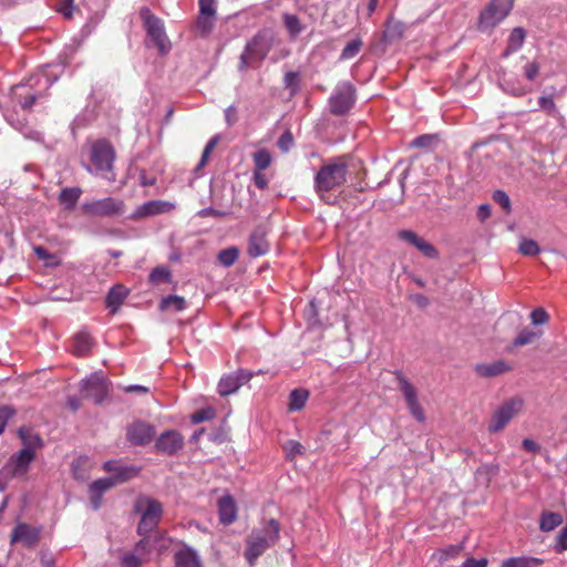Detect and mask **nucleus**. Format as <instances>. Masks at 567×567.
<instances>
[{
  "mask_svg": "<svg viewBox=\"0 0 567 567\" xmlns=\"http://www.w3.org/2000/svg\"><path fill=\"white\" fill-rule=\"evenodd\" d=\"M184 446V436L175 431L163 432L155 442V450L158 453L174 455Z\"/></svg>",
  "mask_w": 567,
  "mask_h": 567,
  "instance_id": "nucleus-14",
  "label": "nucleus"
},
{
  "mask_svg": "<svg viewBox=\"0 0 567 567\" xmlns=\"http://www.w3.org/2000/svg\"><path fill=\"white\" fill-rule=\"evenodd\" d=\"M252 378V373L247 370H238L233 374L223 377L218 382V393L221 396L236 392L243 384Z\"/></svg>",
  "mask_w": 567,
  "mask_h": 567,
  "instance_id": "nucleus-15",
  "label": "nucleus"
},
{
  "mask_svg": "<svg viewBox=\"0 0 567 567\" xmlns=\"http://www.w3.org/2000/svg\"><path fill=\"white\" fill-rule=\"evenodd\" d=\"M518 250L524 256H536L540 251L538 244L535 240L528 238L522 239Z\"/></svg>",
  "mask_w": 567,
  "mask_h": 567,
  "instance_id": "nucleus-48",
  "label": "nucleus"
},
{
  "mask_svg": "<svg viewBox=\"0 0 567 567\" xmlns=\"http://www.w3.org/2000/svg\"><path fill=\"white\" fill-rule=\"evenodd\" d=\"M19 436L24 445L23 449H30L34 452L37 449H40L43 445V441L39 433L30 427H20Z\"/></svg>",
  "mask_w": 567,
  "mask_h": 567,
  "instance_id": "nucleus-30",
  "label": "nucleus"
},
{
  "mask_svg": "<svg viewBox=\"0 0 567 567\" xmlns=\"http://www.w3.org/2000/svg\"><path fill=\"white\" fill-rule=\"evenodd\" d=\"M34 457L35 454L33 451L30 449H22L10 457V461L3 471L12 477L23 476L28 472L29 466Z\"/></svg>",
  "mask_w": 567,
  "mask_h": 567,
  "instance_id": "nucleus-13",
  "label": "nucleus"
},
{
  "mask_svg": "<svg viewBox=\"0 0 567 567\" xmlns=\"http://www.w3.org/2000/svg\"><path fill=\"white\" fill-rule=\"evenodd\" d=\"M34 254L38 256V258L42 260H48L53 258V255H51L44 247L42 246H35L33 248Z\"/></svg>",
  "mask_w": 567,
  "mask_h": 567,
  "instance_id": "nucleus-64",
  "label": "nucleus"
},
{
  "mask_svg": "<svg viewBox=\"0 0 567 567\" xmlns=\"http://www.w3.org/2000/svg\"><path fill=\"white\" fill-rule=\"evenodd\" d=\"M155 430L145 422H134L127 427V440L134 445H146L152 442Z\"/></svg>",
  "mask_w": 567,
  "mask_h": 567,
  "instance_id": "nucleus-18",
  "label": "nucleus"
},
{
  "mask_svg": "<svg viewBox=\"0 0 567 567\" xmlns=\"http://www.w3.org/2000/svg\"><path fill=\"white\" fill-rule=\"evenodd\" d=\"M219 519L223 524L229 525L235 522L237 517L236 505L231 496H223L218 501Z\"/></svg>",
  "mask_w": 567,
  "mask_h": 567,
  "instance_id": "nucleus-25",
  "label": "nucleus"
},
{
  "mask_svg": "<svg viewBox=\"0 0 567 567\" xmlns=\"http://www.w3.org/2000/svg\"><path fill=\"white\" fill-rule=\"evenodd\" d=\"M271 49L270 40L265 33H257L249 40L239 56L238 70L244 72L249 68L259 65Z\"/></svg>",
  "mask_w": 567,
  "mask_h": 567,
  "instance_id": "nucleus-4",
  "label": "nucleus"
},
{
  "mask_svg": "<svg viewBox=\"0 0 567 567\" xmlns=\"http://www.w3.org/2000/svg\"><path fill=\"white\" fill-rule=\"evenodd\" d=\"M199 14L216 17V0H199Z\"/></svg>",
  "mask_w": 567,
  "mask_h": 567,
  "instance_id": "nucleus-54",
  "label": "nucleus"
},
{
  "mask_svg": "<svg viewBox=\"0 0 567 567\" xmlns=\"http://www.w3.org/2000/svg\"><path fill=\"white\" fill-rule=\"evenodd\" d=\"M127 295V289L121 285H116L110 289L105 302L106 307L111 310L112 313H115L118 310Z\"/></svg>",
  "mask_w": 567,
  "mask_h": 567,
  "instance_id": "nucleus-26",
  "label": "nucleus"
},
{
  "mask_svg": "<svg viewBox=\"0 0 567 567\" xmlns=\"http://www.w3.org/2000/svg\"><path fill=\"white\" fill-rule=\"evenodd\" d=\"M135 509L141 514L137 533L145 536L157 527L163 515L162 504L154 498L143 496L137 499Z\"/></svg>",
  "mask_w": 567,
  "mask_h": 567,
  "instance_id": "nucleus-6",
  "label": "nucleus"
},
{
  "mask_svg": "<svg viewBox=\"0 0 567 567\" xmlns=\"http://www.w3.org/2000/svg\"><path fill=\"white\" fill-rule=\"evenodd\" d=\"M40 528L20 522L12 530L10 543H22L25 547H34L40 539Z\"/></svg>",
  "mask_w": 567,
  "mask_h": 567,
  "instance_id": "nucleus-17",
  "label": "nucleus"
},
{
  "mask_svg": "<svg viewBox=\"0 0 567 567\" xmlns=\"http://www.w3.org/2000/svg\"><path fill=\"white\" fill-rule=\"evenodd\" d=\"M433 141H434L433 135L424 134V135H420V136L415 137L411 142V146L417 147V148H425V147H429Z\"/></svg>",
  "mask_w": 567,
  "mask_h": 567,
  "instance_id": "nucleus-58",
  "label": "nucleus"
},
{
  "mask_svg": "<svg viewBox=\"0 0 567 567\" xmlns=\"http://www.w3.org/2000/svg\"><path fill=\"white\" fill-rule=\"evenodd\" d=\"M81 195L82 189L80 187H65L60 192L58 199L65 210H72Z\"/></svg>",
  "mask_w": 567,
  "mask_h": 567,
  "instance_id": "nucleus-27",
  "label": "nucleus"
},
{
  "mask_svg": "<svg viewBox=\"0 0 567 567\" xmlns=\"http://www.w3.org/2000/svg\"><path fill=\"white\" fill-rule=\"evenodd\" d=\"M394 377L398 382L399 390L402 392L410 413L419 422H424V411L417 400V391L415 386L409 381V379L401 372L394 371Z\"/></svg>",
  "mask_w": 567,
  "mask_h": 567,
  "instance_id": "nucleus-11",
  "label": "nucleus"
},
{
  "mask_svg": "<svg viewBox=\"0 0 567 567\" xmlns=\"http://www.w3.org/2000/svg\"><path fill=\"white\" fill-rule=\"evenodd\" d=\"M362 41L360 39H355L350 41L342 50L340 54L341 60H349L354 58L361 50Z\"/></svg>",
  "mask_w": 567,
  "mask_h": 567,
  "instance_id": "nucleus-47",
  "label": "nucleus"
},
{
  "mask_svg": "<svg viewBox=\"0 0 567 567\" xmlns=\"http://www.w3.org/2000/svg\"><path fill=\"white\" fill-rule=\"evenodd\" d=\"M125 208L124 202L115 197L93 199L82 205L83 213L93 217L120 216L125 213Z\"/></svg>",
  "mask_w": 567,
  "mask_h": 567,
  "instance_id": "nucleus-10",
  "label": "nucleus"
},
{
  "mask_svg": "<svg viewBox=\"0 0 567 567\" xmlns=\"http://www.w3.org/2000/svg\"><path fill=\"white\" fill-rule=\"evenodd\" d=\"M398 238L400 240L406 241L417 248L425 257L427 258H437L439 251L437 249L430 244L429 241L421 238L416 233L409 229H403L398 233Z\"/></svg>",
  "mask_w": 567,
  "mask_h": 567,
  "instance_id": "nucleus-19",
  "label": "nucleus"
},
{
  "mask_svg": "<svg viewBox=\"0 0 567 567\" xmlns=\"http://www.w3.org/2000/svg\"><path fill=\"white\" fill-rule=\"evenodd\" d=\"M530 320L533 324H545L549 320L548 313L543 308H536L530 312Z\"/></svg>",
  "mask_w": 567,
  "mask_h": 567,
  "instance_id": "nucleus-57",
  "label": "nucleus"
},
{
  "mask_svg": "<svg viewBox=\"0 0 567 567\" xmlns=\"http://www.w3.org/2000/svg\"><path fill=\"white\" fill-rule=\"evenodd\" d=\"M539 109L546 112L548 115L556 114V104L550 95H543L538 99Z\"/></svg>",
  "mask_w": 567,
  "mask_h": 567,
  "instance_id": "nucleus-49",
  "label": "nucleus"
},
{
  "mask_svg": "<svg viewBox=\"0 0 567 567\" xmlns=\"http://www.w3.org/2000/svg\"><path fill=\"white\" fill-rule=\"evenodd\" d=\"M174 205L164 200H150L138 206L132 214L131 218L141 219L148 216H154L163 213L171 212Z\"/></svg>",
  "mask_w": 567,
  "mask_h": 567,
  "instance_id": "nucleus-21",
  "label": "nucleus"
},
{
  "mask_svg": "<svg viewBox=\"0 0 567 567\" xmlns=\"http://www.w3.org/2000/svg\"><path fill=\"white\" fill-rule=\"evenodd\" d=\"M137 475L136 468H122L116 476L105 477L94 481L90 484V493L104 494L106 491L112 488L118 483L126 482Z\"/></svg>",
  "mask_w": 567,
  "mask_h": 567,
  "instance_id": "nucleus-16",
  "label": "nucleus"
},
{
  "mask_svg": "<svg viewBox=\"0 0 567 567\" xmlns=\"http://www.w3.org/2000/svg\"><path fill=\"white\" fill-rule=\"evenodd\" d=\"M216 17L214 16H203L198 13L196 19L195 29L198 34L202 37L207 35L212 32L215 25Z\"/></svg>",
  "mask_w": 567,
  "mask_h": 567,
  "instance_id": "nucleus-39",
  "label": "nucleus"
},
{
  "mask_svg": "<svg viewBox=\"0 0 567 567\" xmlns=\"http://www.w3.org/2000/svg\"><path fill=\"white\" fill-rule=\"evenodd\" d=\"M277 145L284 153H287L293 145V136L291 132H284L279 140L277 141Z\"/></svg>",
  "mask_w": 567,
  "mask_h": 567,
  "instance_id": "nucleus-55",
  "label": "nucleus"
},
{
  "mask_svg": "<svg viewBox=\"0 0 567 567\" xmlns=\"http://www.w3.org/2000/svg\"><path fill=\"white\" fill-rule=\"evenodd\" d=\"M143 558L135 553H127L122 557V567H141Z\"/></svg>",
  "mask_w": 567,
  "mask_h": 567,
  "instance_id": "nucleus-53",
  "label": "nucleus"
},
{
  "mask_svg": "<svg viewBox=\"0 0 567 567\" xmlns=\"http://www.w3.org/2000/svg\"><path fill=\"white\" fill-rule=\"evenodd\" d=\"M285 451L287 452L288 457L292 458L296 455L303 454V446L295 440H290L285 444Z\"/></svg>",
  "mask_w": 567,
  "mask_h": 567,
  "instance_id": "nucleus-56",
  "label": "nucleus"
},
{
  "mask_svg": "<svg viewBox=\"0 0 567 567\" xmlns=\"http://www.w3.org/2000/svg\"><path fill=\"white\" fill-rule=\"evenodd\" d=\"M354 103L355 87L348 81L338 83L328 101L330 112L337 116L348 113Z\"/></svg>",
  "mask_w": 567,
  "mask_h": 567,
  "instance_id": "nucleus-9",
  "label": "nucleus"
},
{
  "mask_svg": "<svg viewBox=\"0 0 567 567\" xmlns=\"http://www.w3.org/2000/svg\"><path fill=\"white\" fill-rule=\"evenodd\" d=\"M239 250L236 247H229L218 252L217 259L224 267L233 266L238 259Z\"/></svg>",
  "mask_w": 567,
  "mask_h": 567,
  "instance_id": "nucleus-41",
  "label": "nucleus"
},
{
  "mask_svg": "<svg viewBox=\"0 0 567 567\" xmlns=\"http://www.w3.org/2000/svg\"><path fill=\"white\" fill-rule=\"evenodd\" d=\"M309 392L303 389H295L289 395V410L300 411L308 401Z\"/></svg>",
  "mask_w": 567,
  "mask_h": 567,
  "instance_id": "nucleus-35",
  "label": "nucleus"
},
{
  "mask_svg": "<svg viewBox=\"0 0 567 567\" xmlns=\"http://www.w3.org/2000/svg\"><path fill=\"white\" fill-rule=\"evenodd\" d=\"M523 449L527 452L539 453L540 445L532 439H524L522 442Z\"/></svg>",
  "mask_w": 567,
  "mask_h": 567,
  "instance_id": "nucleus-61",
  "label": "nucleus"
},
{
  "mask_svg": "<svg viewBox=\"0 0 567 567\" xmlns=\"http://www.w3.org/2000/svg\"><path fill=\"white\" fill-rule=\"evenodd\" d=\"M86 466H89L87 457H79L72 463V473L75 480L85 481L87 478Z\"/></svg>",
  "mask_w": 567,
  "mask_h": 567,
  "instance_id": "nucleus-45",
  "label": "nucleus"
},
{
  "mask_svg": "<svg viewBox=\"0 0 567 567\" xmlns=\"http://www.w3.org/2000/svg\"><path fill=\"white\" fill-rule=\"evenodd\" d=\"M542 336V331H533L528 328L519 331L517 337L513 341L514 347H523L533 343L536 339Z\"/></svg>",
  "mask_w": 567,
  "mask_h": 567,
  "instance_id": "nucleus-40",
  "label": "nucleus"
},
{
  "mask_svg": "<svg viewBox=\"0 0 567 567\" xmlns=\"http://www.w3.org/2000/svg\"><path fill=\"white\" fill-rule=\"evenodd\" d=\"M349 164L346 157H334L323 164L313 178V188L324 203L332 205L337 198L332 192L340 189L347 182Z\"/></svg>",
  "mask_w": 567,
  "mask_h": 567,
  "instance_id": "nucleus-1",
  "label": "nucleus"
},
{
  "mask_svg": "<svg viewBox=\"0 0 567 567\" xmlns=\"http://www.w3.org/2000/svg\"><path fill=\"white\" fill-rule=\"evenodd\" d=\"M525 38L526 32L523 28H514L508 37L507 48L503 52V56L507 58L511 53L518 51L523 47Z\"/></svg>",
  "mask_w": 567,
  "mask_h": 567,
  "instance_id": "nucleus-29",
  "label": "nucleus"
},
{
  "mask_svg": "<svg viewBox=\"0 0 567 567\" xmlns=\"http://www.w3.org/2000/svg\"><path fill=\"white\" fill-rule=\"evenodd\" d=\"M115 157V150L111 142L105 138H100L90 143L89 163L83 166L90 174L113 182L115 181L113 174Z\"/></svg>",
  "mask_w": 567,
  "mask_h": 567,
  "instance_id": "nucleus-2",
  "label": "nucleus"
},
{
  "mask_svg": "<svg viewBox=\"0 0 567 567\" xmlns=\"http://www.w3.org/2000/svg\"><path fill=\"white\" fill-rule=\"evenodd\" d=\"M493 199L502 206L504 212L508 214L511 212V199L508 195L503 190H495L493 194Z\"/></svg>",
  "mask_w": 567,
  "mask_h": 567,
  "instance_id": "nucleus-51",
  "label": "nucleus"
},
{
  "mask_svg": "<svg viewBox=\"0 0 567 567\" xmlns=\"http://www.w3.org/2000/svg\"><path fill=\"white\" fill-rule=\"evenodd\" d=\"M92 347V338L86 331H80L73 337L72 352L78 357H85Z\"/></svg>",
  "mask_w": 567,
  "mask_h": 567,
  "instance_id": "nucleus-28",
  "label": "nucleus"
},
{
  "mask_svg": "<svg viewBox=\"0 0 567 567\" xmlns=\"http://www.w3.org/2000/svg\"><path fill=\"white\" fill-rule=\"evenodd\" d=\"M216 415V411L213 406L203 408L190 415V422L198 424L205 421L213 420Z\"/></svg>",
  "mask_w": 567,
  "mask_h": 567,
  "instance_id": "nucleus-44",
  "label": "nucleus"
},
{
  "mask_svg": "<svg viewBox=\"0 0 567 567\" xmlns=\"http://www.w3.org/2000/svg\"><path fill=\"white\" fill-rule=\"evenodd\" d=\"M513 369L503 360H496L491 363H481L475 365V372L483 378H493L508 372Z\"/></svg>",
  "mask_w": 567,
  "mask_h": 567,
  "instance_id": "nucleus-24",
  "label": "nucleus"
},
{
  "mask_svg": "<svg viewBox=\"0 0 567 567\" xmlns=\"http://www.w3.org/2000/svg\"><path fill=\"white\" fill-rule=\"evenodd\" d=\"M175 567H202V559L198 553L185 545L174 554Z\"/></svg>",
  "mask_w": 567,
  "mask_h": 567,
  "instance_id": "nucleus-22",
  "label": "nucleus"
},
{
  "mask_svg": "<svg viewBox=\"0 0 567 567\" xmlns=\"http://www.w3.org/2000/svg\"><path fill=\"white\" fill-rule=\"evenodd\" d=\"M539 70H540L539 63L536 61H533V62H528L527 64L524 65L523 73H524V76L528 81H534L538 76Z\"/></svg>",
  "mask_w": 567,
  "mask_h": 567,
  "instance_id": "nucleus-52",
  "label": "nucleus"
},
{
  "mask_svg": "<svg viewBox=\"0 0 567 567\" xmlns=\"http://www.w3.org/2000/svg\"><path fill=\"white\" fill-rule=\"evenodd\" d=\"M504 90L513 96H523L530 92V89L523 85H511L508 82L505 83Z\"/></svg>",
  "mask_w": 567,
  "mask_h": 567,
  "instance_id": "nucleus-59",
  "label": "nucleus"
},
{
  "mask_svg": "<svg viewBox=\"0 0 567 567\" xmlns=\"http://www.w3.org/2000/svg\"><path fill=\"white\" fill-rule=\"evenodd\" d=\"M284 84L286 89L290 90V95L293 96L300 89V74L296 71H289L284 76Z\"/></svg>",
  "mask_w": 567,
  "mask_h": 567,
  "instance_id": "nucleus-43",
  "label": "nucleus"
},
{
  "mask_svg": "<svg viewBox=\"0 0 567 567\" xmlns=\"http://www.w3.org/2000/svg\"><path fill=\"white\" fill-rule=\"evenodd\" d=\"M487 559L486 558H481V559H475V558H467L462 567H487Z\"/></svg>",
  "mask_w": 567,
  "mask_h": 567,
  "instance_id": "nucleus-62",
  "label": "nucleus"
},
{
  "mask_svg": "<svg viewBox=\"0 0 567 567\" xmlns=\"http://www.w3.org/2000/svg\"><path fill=\"white\" fill-rule=\"evenodd\" d=\"M513 4L514 0H491L480 13L478 30L492 31L509 14Z\"/></svg>",
  "mask_w": 567,
  "mask_h": 567,
  "instance_id": "nucleus-7",
  "label": "nucleus"
},
{
  "mask_svg": "<svg viewBox=\"0 0 567 567\" xmlns=\"http://www.w3.org/2000/svg\"><path fill=\"white\" fill-rule=\"evenodd\" d=\"M563 523V516L555 512H544L539 518V529L542 532H551Z\"/></svg>",
  "mask_w": 567,
  "mask_h": 567,
  "instance_id": "nucleus-34",
  "label": "nucleus"
},
{
  "mask_svg": "<svg viewBox=\"0 0 567 567\" xmlns=\"http://www.w3.org/2000/svg\"><path fill=\"white\" fill-rule=\"evenodd\" d=\"M11 96L23 110H30L40 94L32 92L27 85L18 84L11 89Z\"/></svg>",
  "mask_w": 567,
  "mask_h": 567,
  "instance_id": "nucleus-23",
  "label": "nucleus"
},
{
  "mask_svg": "<svg viewBox=\"0 0 567 567\" xmlns=\"http://www.w3.org/2000/svg\"><path fill=\"white\" fill-rule=\"evenodd\" d=\"M264 171H257V169H254V174H252V179H254V183L256 185V187H258L259 189H266L268 187V178L266 177V175L262 173Z\"/></svg>",
  "mask_w": 567,
  "mask_h": 567,
  "instance_id": "nucleus-60",
  "label": "nucleus"
},
{
  "mask_svg": "<svg viewBox=\"0 0 567 567\" xmlns=\"http://www.w3.org/2000/svg\"><path fill=\"white\" fill-rule=\"evenodd\" d=\"M172 275L166 266H159L154 268L150 274V282L153 285H159L162 282H171Z\"/></svg>",
  "mask_w": 567,
  "mask_h": 567,
  "instance_id": "nucleus-42",
  "label": "nucleus"
},
{
  "mask_svg": "<svg viewBox=\"0 0 567 567\" xmlns=\"http://www.w3.org/2000/svg\"><path fill=\"white\" fill-rule=\"evenodd\" d=\"M14 414L16 410L11 405L0 406V434L4 431L7 423Z\"/></svg>",
  "mask_w": 567,
  "mask_h": 567,
  "instance_id": "nucleus-50",
  "label": "nucleus"
},
{
  "mask_svg": "<svg viewBox=\"0 0 567 567\" xmlns=\"http://www.w3.org/2000/svg\"><path fill=\"white\" fill-rule=\"evenodd\" d=\"M159 308L161 310L183 311L186 308V301L183 297L172 295L162 299Z\"/></svg>",
  "mask_w": 567,
  "mask_h": 567,
  "instance_id": "nucleus-36",
  "label": "nucleus"
},
{
  "mask_svg": "<svg viewBox=\"0 0 567 567\" xmlns=\"http://www.w3.org/2000/svg\"><path fill=\"white\" fill-rule=\"evenodd\" d=\"M282 21H284V24L291 38H296L303 30V27H302L299 18L295 14L284 13Z\"/></svg>",
  "mask_w": 567,
  "mask_h": 567,
  "instance_id": "nucleus-38",
  "label": "nucleus"
},
{
  "mask_svg": "<svg viewBox=\"0 0 567 567\" xmlns=\"http://www.w3.org/2000/svg\"><path fill=\"white\" fill-rule=\"evenodd\" d=\"M491 216V206L488 204L480 205L477 209V218L481 221L486 220Z\"/></svg>",
  "mask_w": 567,
  "mask_h": 567,
  "instance_id": "nucleus-63",
  "label": "nucleus"
},
{
  "mask_svg": "<svg viewBox=\"0 0 567 567\" xmlns=\"http://www.w3.org/2000/svg\"><path fill=\"white\" fill-rule=\"evenodd\" d=\"M141 18L150 41L157 48L159 54H167L172 49V43L166 34L163 21L153 14L148 8H142Z\"/></svg>",
  "mask_w": 567,
  "mask_h": 567,
  "instance_id": "nucleus-5",
  "label": "nucleus"
},
{
  "mask_svg": "<svg viewBox=\"0 0 567 567\" xmlns=\"http://www.w3.org/2000/svg\"><path fill=\"white\" fill-rule=\"evenodd\" d=\"M463 550V544H453L443 548H439L432 555V558L440 564H444L450 559L456 558Z\"/></svg>",
  "mask_w": 567,
  "mask_h": 567,
  "instance_id": "nucleus-33",
  "label": "nucleus"
},
{
  "mask_svg": "<svg viewBox=\"0 0 567 567\" xmlns=\"http://www.w3.org/2000/svg\"><path fill=\"white\" fill-rule=\"evenodd\" d=\"M81 390L85 398L101 403L107 393L106 381L102 375L93 373L81 382Z\"/></svg>",
  "mask_w": 567,
  "mask_h": 567,
  "instance_id": "nucleus-12",
  "label": "nucleus"
},
{
  "mask_svg": "<svg viewBox=\"0 0 567 567\" xmlns=\"http://www.w3.org/2000/svg\"><path fill=\"white\" fill-rule=\"evenodd\" d=\"M543 563L540 558L518 556L504 559L499 567H539Z\"/></svg>",
  "mask_w": 567,
  "mask_h": 567,
  "instance_id": "nucleus-31",
  "label": "nucleus"
},
{
  "mask_svg": "<svg viewBox=\"0 0 567 567\" xmlns=\"http://www.w3.org/2000/svg\"><path fill=\"white\" fill-rule=\"evenodd\" d=\"M161 538L157 536H150L148 534L143 536V538L135 544L134 551L140 557L143 558L144 561L148 559V555L155 547V544L159 542Z\"/></svg>",
  "mask_w": 567,
  "mask_h": 567,
  "instance_id": "nucleus-32",
  "label": "nucleus"
},
{
  "mask_svg": "<svg viewBox=\"0 0 567 567\" xmlns=\"http://www.w3.org/2000/svg\"><path fill=\"white\" fill-rule=\"evenodd\" d=\"M524 408V400L519 396H514L502 403L492 414L488 432L499 433L506 425L518 415Z\"/></svg>",
  "mask_w": 567,
  "mask_h": 567,
  "instance_id": "nucleus-8",
  "label": "nucleus"
},
{
  "mask_svg": "<svg viewBox=\"0 0 567 567\" xmlns=\"http://www.w3.org/2000/svg\"><path fill=\"white\" fill-rule=\"evenodd\" d=\"M280 524L275 518L269 519L262 528L252 529L247 538V548L244 554L249 565H255L258 557L278 542Z\"/></svg>",
  "mask_w": 567,
  "mask_h": 567,
  "instance_id": "nucleus-3",
  "label": "nucleus"
},
{
  "mask_svg": "<svg viewBox=\"0 0 567 567\" xmlns=\"http://www.w3.org/2000/svg\"><path fill=\"white\" fill-rule=\"evenodd\" d=\"M252 162L255 169L265 171L270 166L272 157L268 150L260 148L252 154Z\"/></svg>",
  "mask_w": 567,
  "mask_h": 567,
  "instance_id": "nucleus-37",
  "label": "nucleus"
},
{
  "mask_svg": "<svg viewBox=\"0 0 567 567\" xmlns=\"http://www.w3.org/2000/svg\"><path fill=\"white\" fill-rule=\"evenodd\" d=\"M267 231L264 227L259 226L254 229L249 236L247 254L252 257L266 255L269 250V243L267 240Z\"/></svg>",
  "mask_w": 567,
  "mask_h": 567,
  "instance_id": "nucleus-20",
  "label": "nucleus"
},
{
  "mask_svg": "<svg viewBox=\"0 0 567 567\" xmlns=\"http://www.w3.org/2000/svg\"><path fill=\"white\" fill-rule=\"evenodd\" d=\"M219 142V135H215L213 136L208 142L207 144L205 145V148L203 151V154H202V157H200V161L199 163L197 164L196 166V171H199L202 169L208 162V158L212 154V152L214 151V148L216 147V145L218 144Z\"/></svg>",
  "mask_w": 567,
  "mask_h": 567,
  "instance_id": "nucleus-46",
  "label": "nucleus"
}]
</instances>
